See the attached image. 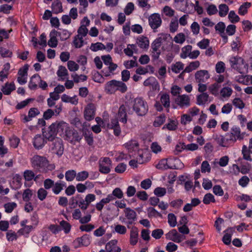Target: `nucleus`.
I'll list each match as a JSON object with an SVG mask.
<instances>
[{
	"label": "nucleus",
	"mask_w": 252,
	"mask_h": 252,
	"mask_svg": "<svg viewBox=\"0 0 252 252\" xmlns=\"http://www.w3.org/2000/svg\"><path fill=\"white\" fill-rule=\"evenodd\" d=\"M216 202L214 196L211 193H206L203 199V202L206 205L209 204L211 202L215 203Z\"/></svg>",
	"instance_id": "43"
},
{
	"label": "nucleus",
	"mask_w": 252,
	"mask_h": 252,
	"mask_svg": "<svg viewBox=\"0 0 252 252\" xmlns=\"http://www.w3.org/2000/svg\"><path fill=\"white\" fill-rule=\"evenodd\" d=\"M232 90L231 88L226 87H223L220 91V94L221 95L224 97H229L232 93Z\"/></svg>",
	"instance_id": "62"
},
{
	"label": "nucleus",
	"mask_w": 252,
	"mask_h": 252,
	"mask_svg": "<svg viewBox=\"0 0 252 252\" xmlns=\"http://www.w3.org/2000/svg\"><path fill=\"white\" fill-rule=\"evenodd\" d=\"M124 212L127 220H136L137 214L135 211L130 208H126Z\"/></svg>",
	"instance_id": "30"
},
{
	"label": "nucleus",
	"mask_w": 252,
	"mask_h": 252,
	"mask_svg": "<svg viewBox=\"0 0 252 252\" xmlns=\"http://www.w3.org/2000/svg\"><path fill=\"white\" fill-rule=\"evenodd\" d=\"M184 64L181 62H176L174 64H172L171 66L172 71L175 73H178L181 70L184 69Z\"/></svg>",
	"instance_id": "35"
},
{
	"label": "nucleus",
	"mask_w": 252,
	"mask_h": 252,
	"mask_svg": "<svg viewBox=\"0 0 252 252\" xmlns=\"http://www.w3.org/2000/svg\"><path fill=\"white\" fill-rule=\"evenodd\" d=\"M9 141L11 147L13 148H16L19 145L20 140L16 136L13 135L9 138Z\"/></svg>",
	"instance_id": "51"
},
{
	"label": "nucleus",
	"mask_w": 252,
	"mask_h": 252,
	"mask_svg": "<svg viewBox=\"0 0 252 252\" xmlns=\"http://www.w3.org/2000/svg\"><path fill=\"white\" fill-rule=\"evenodd\" d=\"M232 134L230 132L226 133L224 136L217 135L215 140L220 146L227 147L236 142L235 138Z\"/></svg>",
	"instance_id": "5"
},
{
	"label": "nucleus",
	"mask_w": 252,
	"mask_h": 252,
	"mask_svg": "<svg viewBox=\"0 0 252 252\" xmlns=\"http://www.w3.org/2000/svg\"><path fill=\"white\" fill-rule=\"evenodd\" d=\"M16 89V87L14 82L10 83L6 82L4 85L2 86L1 91L5 95H9L11 92Z\"/></svg>",
	"instance_id": "21"
},
{
	"label": "nucleus",
	"mask_w": 252,
	"mask_h": 252,
	"mask_svg": "<svg viewBox=\"0 0 252 252\" xmlns=\"http://www.w3.org/2000/svg\"><path fill=\"white\" fill-rule=\"evenodd\" d=\"M132 109L137 115L139 116H145L148 111V105L142 97H137L131 100Z\"/></svg>",
	"instance_id": "3"
},
{
	"label": "nucleus",
	"mask_w": 252,
	"mask_h": 252,
	"mask_svg": "<svg viewBox=\"0 0 252 252\" xmlns=\"http://www.w3.org/2000/svg\"><path fill=\"white\" fill-rule=\"evenodd\" d=\"M164 232L161 229H156L154 230L152 232V236L156 239H160L163 235Z\"/></svg>",
	"instance_id": "64"
},
{
	"label": "nucleus",
	"mask_w": 252,
	"mask_h": 252,
	"mask_svg": "<svg viewBox=\"0 0 252 252\" xmlns=\"http://www.w3.org/2000/svg\"><path fill=\"white\" fill-rule=\"evenodd\" d=\"M170 37V34L162 33L161 36L156 38L151 44V48L152 49V57L154 60H158L161 54L159 50L162 43L165 41L167 39Z\"/></svg>",
	"instance_id": "4"
},
{
	"label": "nucleus",
	"mask_w": 252,
	"mask_h": 252,
	"mask_svg": "<svg viewBox=\"0 0 252 252\" xmlns=\"http://www.w3.org/2000/svg\"><path fill=\"white\" fill-rule=\"evenodd\" d=\"M95 199V196L94 194H88L85 197V201L86 202V205L85 206H83L81 207V209L86 210L88 208L89 204L94 201Z\"/></svg>",
	"instance_id": "39"
},
{
	"label": "nucleus",
	"mask_w": 252,
	"mask_h": 252,
	"mask_svg": "<svg viewBox=\"0 0 252 252\" xmlns=\"http://www.w3.org/2000/svg\"><path fill=\"white\" fill-rule=\"evenodd\" d=\"M82 135H83V136L84 137L86 142L89 146H92L93 144V134L91 131L89 130H85L83 131V134H82Z\"/></svg>",
	"instance_id": "26"
},
{
	"label": "nucleus",
	"mask_w": 252,
	"mask_h": 252,
	"mask_svg": "<svg viewBox=\"0 0 252 252\" xmlns=\"http://www.w3.org/2000/svg\"><path fill=\"white\" fill-rule=\"evenodd\" d=\"M168 222L169 225L172 227H175L177 224V219L176 216L173 213H169L168 215Z\"/></svg>",
	"instance_id": "49"
},
{
	"label": "nucleus",
	"mask_w": 252,
	"mask_h": 252,
	"mask_svg": "<svg viewBox=\"0 0 252 252\" xmlns=\"http://www.w3.org/2000/svg\"><path fill=\"white\" fill-rule=\"evenodd\" d=\"M60 225L64 230V232L65 234H67L70 232L71 229V225L66 221L64 220H62L60 222Z\"/></svg>",
	"instance_id": "57"
},
{
	"label": "nucleus",
	"mask_w": 252,
	"mask_h": 252,
	"mask_svg": "<svg viewBox=\"0 0 252 252\" xmlns=\"http://www.w3.org/2000/svg\"><path fill=\"white\" fill-rule=\"evenodd\" d=\"M36 78H37L38 79H40V76L37 74H35L31 77L29 84V87L31 90H35L37 88V85L36 84V82H33L34 79Z\"/></svg>",
	"instance_id": "50"
},
{
	"label": "nucleus",
	"mask_w": 252,
	"mask_h": 252,
	"mask_svg": "<svg viewBox=\"0 0 252 252\" xmlns=\"http://www.w3.org/2000/svg\"><path fill=\"white\" fill-rule=\"evenodd\" d=\"M66 126V123L63 121H56L52 123L48 128H42V135L44 138L49 141L54 140L59 132H63Z\"/></svg>",
	"instance_id": "1"
},
{
	"label": "nucleus",
	"mask_w": 252,
	"mask_h": 252,
	"mask_svg": "<svg viewBox=\"0 0 252 252\" xmlns=\"http://www.w3.org/2000/svg\"><path fill=\"white\" fill-rule=\"evenodd\" d=\"M199 65L200 63L199 61H196L194 62H192L189 64V65L186 67V68L184 69V72L189 73L192 70L197 68Z\"/></svg>",
	"instance_id": "34"
},
{
	"label": "nucleus",
	"mask_w": 252,
	"mask_h": 252,
	"mask_svg": "<svg viewBox=\"0 0 252 252\" xmlns=\"http://www.w3.org/2000/svg\"><path fill=\"white\" fill-rule=\"evenodd\" d=\"M230 133H232V135L235 138L236 141L237 140L241 141L243 139L244 135L241 132L240 128L239 126H234L231 128Z\"/></svg>",
	"instance_id": "23"
},
{
	"label": "nucleus",
	"mask_w": 252,
	"mask_h": 252,
	"mask_svg": "<svg viewBox=\"0 0 252 252\" xmlns=\"http://www.w3.org/2000/svg\"><path fill=\"white\" fill-rule=\"evenodd\" d=\"M77 173L74 170H68L65 173V180L68 182L72 181L74 178H76Z\"/></svg>",
	"instance_id": "36"
},
{
	"label": "nucleus",
	"mask_w": 252,
	"mask_h": 252,
	"mask_svg": "<svg viewBox=\"0 0 252 252\" xmlns=\"http://www.w3.org/2000/svg\"><path fill=\"white\" fill-rule=\"evenodd\" d=\"M220 87V84L215 83L209 87V90L212 94L217 95L218 94L219 90Z\"/></svg>",
	"instance_id": "55"
},
{
	"label": "nucleus",
	"mask_w": 252,
	"mask_h": 252,
	"mask_svg": "<svg viewBox=\"0 0 252 252\" xmlns=\"http://www.w3.org/2000/svg\"><path fill=\"white\" fill-rule=\"evenodd\" d=\"M62 100L64 102H70L73 104H76L78 103V100L74 99L66 94H63L61 97Z\"/></svg>",
	"instance_id": "60"
},
{
	"label": "nucleus",
	"mask_w": 252,
	"mask_h": 252,
	"mask_svg": "<svg viewBox=\"0 0 252 252\" xmlns=\"http://www.w3.org/2000/svg\"><path fill=\"white\" fill-rule=\"evenodd\" d=\"M89 173L86 171H82L77 173L76 180L79 182L85 181L89 177Z\"/></svg>",
	"instance_id": "40"
},
{
	"label": "nucleus",
	"mask_w": 252,
	"mask_h": 252,
	"mask_svg": "<svg viewBox=\"0 0 252 252\" xmlns=\"http://www.w3.org/2000/svg\"><path fill=\"white\" fill-rule=\"evenodd\" d=\"M224 232L225 234L222 237V242L226 245H229L231 241V237L233 233L235 232V227H228Z\"/></svg>",
	"instance_id": "19"
},
{
	"label": "nucleus",
	"mask_w": 252,
	"mask_h": 252,
	"mask_svg": "<svg viewBox=\"0 0 252 252\" xmlns=\"http://www.w3.org/2000/svg\"><path fill=\"white\" fill-rule=\"evenodd\" d=\"M73 243L76 245V247L88 246L91 243V237L88 234H84L82 237L76 238Z\"/></svg>",
	"instance_id": "11"
},
{
	"label": "nucleus",
	"mask_w": 252,
	"mask_h": 252,
	"mask_svg": "<svg viewBox=\"0 0 252 252\" xmlns=\"http://www.w3.org/2000/svg\"><path fill=\"white\" fill-rule=\"evenodd\" d=\"M137 43L138 46L142 49H147L149 46V40L148 37L144 36L138 38Z\"/></svg>",
	"instance_id": "25"
},
{
	"label": "nucleus",
	"mask_w": 252,
	"mask_h": 252,
	"mask_svg": "<svg viewBox=\"0 0 252 252\" xmlns=\"http://www.w3.org/2000/svg\"><path fill=\"white\" fill-rule=\"evenodd\" d=\"M149 23L154 32H156V30L161 26L162 23L160 15L158 13L152 14L149 18Z\"/></svg>",
	"instance_id": "10"
},
{
	"label": "nucleus",
	"mask_w": 252,
	"mask_h": 252,
	"mask_svg": "<svg viewBox=\"0 0 252 252\" xmlns=\"http://www.w3.org/2000/svg\"><path fill=\"white\" fill-rule=\"evenodd\" d=\"M192 49V46L190 45H188L184 47L182 49V53L181 54V57L183 59H186L189 55V53L191 52Z\"/></svg>",
	"instance_id": "47"
},
{
	"label": "nucleus",
	"mask_w": 252,
	"mask_h": 252,
	"mask_svg": "<svg viewBox=\"0 0 252 252\" xmlns=\"http://www.w3.org/2000/svg\"><path fill=\"white\" fill-rule=\"evenodd\" d=\"M156 168L161 170H166L167 169H175V166H171L168 164L167 159H161L156 165Z\"/></svg>",
	"instance_id": "28"
},
{
	"label": "nucleus",
	"mask_w": 252,
	"mask_h": 252,
	"mask_svg": "<svg viewBox=\"0 0 252 252\" xmlns=\"http://www.w3.org/2000/svg\"><path fill=\"white\" fill-rule=\"evenodd\" d=\"M125 103L126 105L122 104L120 106L118 113V117L119 121L123 124H126L127 121L126 108V105L127 102H126Z\"/></svg>",
	"instance_id": "16"
},
{
	"label": "nucleus",
	"mask_w": 252,
	"mask_h": 252,
	"mask_svg": "<svg viewBox=\"0 0 252 252\" xmlns=\"http://www.w3.org/2000/svg\"><path fill=\"white\" fill-rule=\"evenodd\" d=\"M166 116L164 114H161L157 117L153 123V126L155 127H159L161 126L165 121Z\"/></svg>",
	"instance_id": "33"
},
{
	"label": "nucleus",
	"mask_w": 252,
	"mask_h": 252,
	"mask_svg": "<svg viewBox=\"0 0 252 252\" xmlns=\"http://www.w3.org/2000/svg\"><path fill=\"white\" fill-rule=\"evenodd\" d=\"M166 238L176 243H180L182 240L183 236L179 234L176 229H172L166 234Z\"/></svg>",
	"instance_id": "14"
},
{
	"label": "nucleus",
	"mask_w": 252,
	"mask_h": 252,
	"mask_svg": "<svg viewBox=\"0 0 252 252\" xmlns=\"http://www.w3.org/2000/svg\"><path fill=\"white\" fill-rule=\"evenodd\" d=\"M178 122L177 120L168 119V122L162 127V129L167 128L170 131L176 130L178 128Z\"/></svg>",
	"instance_id": "24"
},
{
	"label": "nucleus",
	"mask_w": 252,
	"mask_h": 252,
	"mask_svg": "<svg viewBox=\"0 0 252 252\" xmlns=\"http://www.w3.org/2000/svg\"><path fill=\"white\" fill-rule=\"evenodd\" d=\"M241 39L240 37L237 36L231 44V49L234 52L238 51L241 46Z\"/></svg>",
	"instance_id": "32"
},
{
	"label": "nucleus",
	"mask_w": 252,
	"mask_h": 252,
	"mask_svg": "<svg viewBox=\"0 0 252 252\" xmlns=\"http://www.w3.org/2000/svg\"><path fill=\"white\" fill-rule=\"evenodd\" d=\"M37 194L38 199L41 201H43L47 197L48 192L44 189L41 188L38 190Z\"/></svg>",
	"instance_id": "52"
},
{
	"label": "nucleus",
	"mask_w": 252,
	"mask_h": 252,
	"mask_svg": "<svg viewBox=\"0 0 252 252\" xmlns=\"http://www.w3.org/2000/svg\"><path fill=\"white\" fill-rule=\"evenodd\" d=\"M209 95L206 93H203L197 96L196 103L198 105H204L208 100Z\"/></svg>",
	"instance_id": "29"
},
{
	"label": "nucleus",
	"mask_w": 252,
	"mask_h": 252,
	"mask_svg": "<svg viewBox=\"0 0 252 252\" xmlns=\"http://www.w3.org/2000/svg\"><path fill=\"white\" fill-rule=\"evenodd\" d=\"M136 50V46L135 44H128L127 48L124 49V52L126 55L131 57L133 55V51Z\"/></svg>",
	"instance_id": "44"
},
{
	"label": "nucleus",
	"mask_w": 252,
	"mask_h": 252,
	"mask_svg": "<svg viewBox=\"0 0 252 252\" xmlns=\"http://www.w3.org/2000/svg\"><path fill=\"white\" fill-rule=\"evenodd\" d=\"M210 77L209 72L206 70L197 71L195 74V78L197 82H205Z\"/></svg>",
	"instance_id": "15"
},
{
	"label": "nucleus",
	"mask_w": 252,
	"mask_h": 252,
	"mask_svg": "<svg viewBox=\"0 0 252 252\" xmlns=\"http://www.w3.org/2000/svg\"><path fill=\"white\" fill-rule=\"evenodd\" d=\"M118 86L117 80H112L106 83L105 85V91L109 94H114L117 91Z\"/></svg>",
	"instance_id": "17"
},
{
	"label": "nucleus",
	"mask_w": 252,
	"mask_h": 252,
	"mask_svg": "<svg viewBox=\"0 0 252 252\" xmlns=\"http://www.w3.org/2000/svg\"><path fill=\"white\" fill-rule=\"evenodd\" d=\"M175 102L181 107L189 106V98L187 95H179L175 99Z\"/></svg>",
	"instance_id": "20"
},
{
	"label": "nucleus",
	"mask_w": 252,
	"mask_h": 252,
	"mask_svg": "<svg viewBox=\"0 0 252 252\" xmlns=\"http://www.w3.org/2000/svg\"><path fill=\"white\" fill-rule=\"evenodd\" d=\"M219 15L221 17L225 16L229 10L228 6L225 4H221L219 6Z\"/></svg>",
	"instance_id": "45"
},
{
	"label": "nucleus",
	"mask_w": 252,
	"mask_h": 252,
	"mask_svg": "<svg viewBox=\"0 0 252 252\" xmlns=\"http://www.w3.org/2000/svg\"><path fill=\"white\" fill-rule=\"evenodd\" d=\"M117 243L118 241L116 239L112 240L108 242L105 246L106 251L108 252H112L113 249L116 248Z\"/></svg>",
	"instance_id": "46"
},
{
	"label": "nucleus",
	"mask_w": 252,
	"mask_h": 252,
	"mask_svg": "<svg viewBox=\"0 0 252 252\" xmlns=\"http://www.w3.org/2000/svg\"><path fill=\"white\" fill-rule=\"evenodd\" d=\"M22 177L19 174H16L13 177V181L10 184L11 189L16 190L19 189L22 185Z\"/></svg>",
	"instance_id": "18"
},
{
	"label": "nucleus",
	"mask_w": 252,
	"mask_h": 252,
	"mask_svg": "<svg viewBox=\"0 0 252 252\" xmlns=\"http://www.w3.org/2000/svg\"><path fill=\"white\" fill-rule=\"evenodd\" d=\"M96 106L94 103H90L85 108L84 112V118L86 121H91L94 118Z\"/></svg>",
	"instance_id": "8"
},
{
	"label": "nucleus",
	"mask_w": 252,
	"mask_h": 252,
	"mask_svg": "<svg viewBox=\"0 0 252 252\" xmlns=\"http://www.w3.org/2000/svg\"><path fill=\"white\" fill-rule=\"evenodd\" d=\"M160 102L165 108H169L170 105V96L166 93L161 94Z\"/></svg>",
	"instance_id": "31"
},
{
	"label": "nucleus",
	"mask_w": 252,
	"mask_h": 252,
	"mask_svg": "<svg viewBox=\"0 0 252 252\" xmlns=\"http://www.w3.org/2000/svg\"><path fill=\"white\" fill-rule=\"evenodd\" d=\"M31 163L34 169L42 173H47L55 168L54 165L49 164L46 157L39 155H35L32 158Z\"/></svg>",
	"instance_id": "2"
},
{
	"label": "nucleus",
	"mask_w": 252,
	"mask_h": 252,
	"mask_svg": "<svg viewBox=\"0 0 252 252\" xmlns=\"http://www.w3.org/2000/svg\"><path fill=\"white\" fill-rule=\"evenodd\" d=\"M138 228L133 226L132 227L130 233L129 242L131 245L135 246L138 242Z\"/></svg>",
	"instance_id": "22"
},
{
	"label": "nucleus",
	"mask_w": 252,
	"mask_h": 252,
	"mask_svg": "<svg viewBox=\"0 0 252 252\" xmlns=\"http://www.w3.org/2000/svg\"><path fill=\"white\" fill-rule=\"evenodd\" d=\"M228 18L232 23H237L240 20L239 17L235 13V11L233 10H231L229 12Z\"/></svg>",
	"instance_id": "48"
},
{
	"label": "nucleus",
	"mask_w": 252,
	"mask_h": 252,
	"mask_svg": "<svg viewBox=\"0 0 252 252\" xmlns=\"http://www.w3.org/2000/svg\"><path fill=\"white\" fill-rule=\"evenodd\" d=\"M215 30L219 33L220 35L224 33L225 25L223 22H219L215 27Z\"/></svg>",
	"instance_id": "58"
},
{
	"label": "nucleus",
	"mask_w": 252,
	"mask_h": 252,
	"mask_svg": "<svg viewBox=\"0 0 252 252\" xmlns=\"http://www.w3.org/2000/svg\"><path fill=\"white\" fill-rule=\"evenodd\" d=\"M64 130L65 133L66 139L71 143L76 142H79L83 138L81 133H79L76 130L68 127L67 124Z\"/></svg>",
	"instance_id": "6"
},
{
	"label": "nucleus",
	"mask_w": 252,
	"mask_h": 252,
	"mask_svg": "<svg viewBox=\"0 0 252 252\" xmlns=\"http://www.w3.org/2000/svg\"><path fill=\"white\" fill-rule=\"evenodd\" d=\"M216 71L218 73H221L224 72L225 69V63L221 62H219L216 64Z\"/></svg>",
	"instance_id": "63"
},
{
	"label": "nucleus",
	"mask_w": 252,
	"mask_h": 252,
	"mask_svg": "<svg viewBox=\"0 0 252 252\" xmlns=\"http://www.w3.org/2000/svg\"><path fill=\"white\" fill-rule=\"evenodd\" d=\"M32 195V190L29 189H26L23 193V199L25 202H29Z\"/></svg>",
	"instance_id": "56"
},
{
	"label": "nucleus",
	"mask_w": 252,
	"mask_h": 252,
	"mask_svg": "<svg viewBox=\"0 0 252 252\" xmlns=\"http://www.w3.org/2000/svg\"><path fill=\"white\" fill-rule=\"evenodd\" d=\"M59 37L61 41H65L71 35V33L67 30L59 29Z\"/></svg>",
	"instance_id": "37"
},
{
	"label": "nucleus",
	"mask_w": 252,
	"mask_h": 252,
	"mask_svg": "<svg viewBox=\"0 0 252 252\" xmlns=\"http://www.w3.org/2000/svg\"><path fill=\"white\" fill-rule=\"evenodd\" d=\"M17 206V204L15 202H10L5 204L4 207L5 212L7 213H11L13 210L16 208Z\"/></svg>",
	"instance_id": "54"
},
{
	"label": "nucleus",
	"mask_w": 252,
	"mask_h": 252,
	"mask_svg": "<svg viewBox=\"0 0 252 252\" xmlns=\"http://www.w3.org/2000/svg\"><path fill=\"white\" fill-rule=\"evenodd\" d=\"M98 167L99 172L102 174H108L111 171L110 166L103 165V163H99Z\"/></svg>",
	"instance_id": "59"
},
{
	"label": "nucleus",
	"mask_w": 252,
	"mask_h": 252,
	"mask_svg": "<svg viewBox=\"0 0 252 252\" xmlns=\"http://www.w3.org/2000/svg\"><path fill=\"white\" fill-rule=\"evenodd\" d=\"M251 6V3L246 2L242 4L239 9L238 13L240 15H245L248 12V8Z\"/></svg>",
	"instance_id": "38"
},
{
	"label": "nucleus",
	"mask_w": 252,
	"mask_h": 252,
	"mask_svg": "<svg viewBox=\"0 0 252 252\" xmlns=\"http://www.w3.org/2000/svg\"><path fill=\"white\" fill-rule=\"evenodd\" d=\"M23 176L27 181H31L34 178V173L32 170H26L24 171Z\"/></svg>",
	"instance_id": "53"
},
{
	"label": "nucleus",
	"mask_w": 252,
	"mask_h": 252,
	"mask_svg": "<svg viewBox=\"0 0 252 252\" xmlns=\"http://www.w3.org/2000/svg\"><path fill=\"white\" fill-rule=\"evenodd\" d=\"M51 7L54 14H57L63 11L62 4L59 0H55L52 3Z\"/></svg>",
	"instance_id": "27"
},
{
	"label": "nucleus",
	"mask_w": 252,
	"mask_h": 252,
	"mask_svg": "<svg viewBox=\"0 0 252 252\" xmlns=\"http://www.w3.org/2000/svg\"><path fill=\"white\" fill-rule=\"evenodd\" d=\"M46 140L43 135L36 134L32 140V144L34 147L37 150L41 149L46 143Z\"/></svg>",
	"instance_id": "13"
},
{
	"label": "nucleus",
	"mask_w": 252,
	"mask_h": 252,
	"mask_svg": "<svg viewBox=\"0 0 252 252\" xmlns=\"http://www.w3.org/2000/svg\"><path fill=\"white\" fill-rule=\"evenodd\" d=\"M166 189L161 187H157L155 189L154 191V194L157 197H162L166 194Z\"/></svg>",
	"instance_id": "61"
},
{
	"label": "nucleus",
	"mask_w": 252,
	"mask_h": 252,
	"mask_svg": "<svg viewBox=\"0 0 252 252\" xmlns=\"http://www.w3.org/2000/svg\"><path fill=\"white\" fill-rule=\"evenodd\" d=\"M87 185H88L89 187L93 186V184L89 181H86L85 184L79 183L76 185L77 190L79 192H84L87 189Z\"/></svg>",
	"instance_id": "41"
},
{
	"label": "nucleus",
	"mask_w": 252,
	"mask_h": 252,
	"mask_svg": "<svg viewBox=\"0 0 252 252\" xmlns=\"http://www.w3.org/2000/svg\"><path fill=\"white\" fill-rule=\"evenodd\" d=\"M90 49L94 52H96L98 50H104L106 49L105 45L101 42H96L92 43Z\"/></svg>",
	"instance_id": "42"
},
{
	"label": "nucleus",
	"mask_w": 252,
	"mask_h": 252,
	"mask_svg": "<svg viewBox=\"0 0 252 252\" xmlns=\"http://www.w3.org/2000/svg\"><path fill=\"white\" fill-rule=\"evenodd\" d=\"M51 141L52 142L51 148L53 152L59 157L62 156L64 150L62 139L57 137Z\"/></svg>",
	"instance_id": "7"
},
{
	"label": "nucleus",
	"mask_w": 252,
	"mask_h": 252,
	"mask_svg": "<svg viewBox=\"0 0 252 252\" xmlns=\"http://www.w3.org/2000/svg\"><path fill=\"white\" fill-rule=\"evenodd\" d=\"M107 127L113 130V133L116 136H119L121 133V128L117 119H111L110 122L107 125Z\"/></svg>",
	"instance_id": "12"
},
{
	"label": "nucleus",
	"mask_w": 252,
	"mask_h": 252,
	"mask_svg": "<svg viewBox=\"0 0 252 252\" xmlns=\"http://www.w3.org/2000/svg\"><path fill=\"white\" fill-rule=\"evenodd\" d=\"M126 148L128 150V153L130 154L132 153L133 152H135L138 151V156L139 157V163L141 164L143 162V160L141 161L140 158L142 159L143 155L142 154L140 153V151L138 150L139 149V144L137 141L136 140H131L127 143L124 144Z\"/></svg>",
	"instance_id": "9"
}]
</instances>
